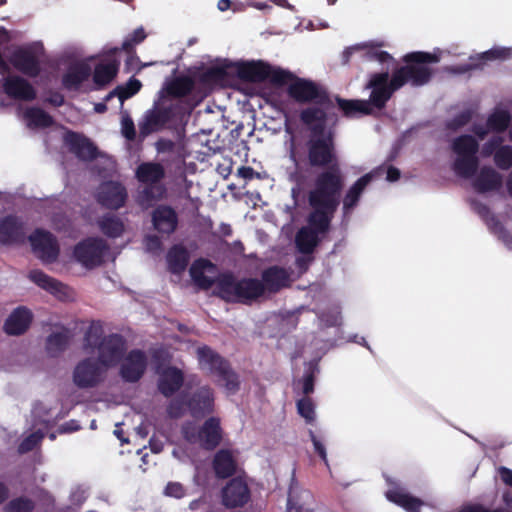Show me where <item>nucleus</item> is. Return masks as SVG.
<instances>
[{
    "label": "nucleus",
    "instance_id": "36",
    "mask_svg": "<svg viewBox=\"0 0 512 512\" xmlns=\"http://www.w3.org/2000/svg\"><path fill=\"white\" fill-rule=\"evenodd\" d=\"M338 108L342 111L343 115L347 118H352L361 115L373 114V109L370 107V103L366 100L358 99H343L339 96L335 98Z\"/></svg>",
    "mask_w": 512,
    "mask_h": 512
},
{
    "label": "nucleus",
    "instance_id": "16",
    "mask_svg": "<svg viewBox=\"0 0 512 512\" xmlns=\"http://www.w3.org/2000/svg\"><path fill=\"white\" fill-rule=\"evenodd\" d=\"M32 251L44 264L56 262L60 253L56 237L48 231L38 229L29 236Z\"/></svg>",
    "mask_w": 512,
    "mask_h": 512
},
{
    "label": "nucleus",
    "instance_id": "3",
    "mask_svg": "<svg viewBox=\"0 0 512 512\" xmlns=\"http://www.w3.org/2000/svg\"><path fill=\"white\" fill-rule=\"evenodd\" d=\"M82 350L86 355L97 353V360L106 370L120 367L122 377L127 378L128 354L126 341L118 334L104 336L102 322H91L84 335Z\"/></svg>",
    "mask_w": 512,
    "mask_h": 512
},
{
    "label": "nucleus",
    "instance_id": "60",
    "mask_svg": "<svg viewBox=\"0 0 512 512\" xmlns=\"http://www.w3.org/2000/svg\"><path fill=\"white\" fill-rule=\"evenodd\" d=\"M165 495L181 499L185 496V488L179 482H169L164 490Z\"/></svg>",
    "mask_w": 512,
    "mask_h": 512
},
{
    "label": "nucleus",
    "instance_id": "27",
    "mask_svg": "<svg viewBox=\"0 0 512 512\" xmlns=\"http://www.w3.org/2000/svg\"><path fill=\"white\" fill-rule=\"evenodd\" d=\"M97 197L103 206L117 209L124 203L125 188L117 182H106L99 187Z\"/></svg>",
    "mask_w": 512,
    "mask_h": 512
},
{
    "label": "nucleus",
    "instance_id": "43",
    "mask_svg": "<svg viewBox=\"0 0 512 512\" xmlns=\"http://www.w3.org/2000/svg\"><path fill=\"white\" fill-rule=\"evenodd\" d=\"M511 121V116L506 110L495 111L487 118V126L490 131L493 132H504Z\"/></svg>",
    "mask_w": 512,
    "mask_h": 512
},
{
    "label": "nucleus",
    "instance_id": "6",
    "mask_svg": "<svg viewBox=\"0 0 512 512\" xmlns=\"http://www.w3.org/2000/svg\"><path fill=\"white\" fill-rule=\"evenodd\" d=\"M439 56L429 52L416 51L406 54L403 61L406 65L393 72V84L396 88H402L410 83L414 87L427 84L432 77L433 70L426 64L439 62Z\"/></svg>",
    "mask_w": 512,
    "mask_h": 512
},
{
    "label": "nucleus",
    "instance_id": "17",
    "mask_svg": "<svg viewBox=\"0 0 512 512\" xmlns=\"http://www.w3.org/2000/svg\"><path fill=\"white\" fill-rule=\"evenodd\" d=\"M157 375V389L166 398L174 396L184 384V372L176 366H167L158 371Z\"/></svg>",
    "mask_w": 512,
    "mask_h": 512
},
{
    "label": "nucleus",
    "instance_id": "53",
    "mask_svg": "<svg viewBox=\"0 0 512 512\" xmlns=\"http://www.w3.org/2000/svg\"><path fill=\"white\" fill-rule=\"evenodd\" d=\"M146 38V33L142 27L137 28L130 35V69L136 65L138 57L135 55V51L132 45L141 43Z\"/></svg>",
    "mask_w": 512,
    "mask_h": 512
},
{
    "label": "nucleus",
    "instance_id": "51",
    "mask_svg": "<svg viewBox=\"0 0 512 512\" xmlns=\"http://www.w3.org/2000/svg\"><path fill=\"white\" fill-rule=\"evenodd\" d=\"M472 119V112L465 110L457 114L450 121L447 122L446 127L450 130L456 131L470 122Z\"/></svg>",
    "mask_w": 512,
    "mask_h": 512
},
{
    "label": "nucleus",
    "instance_id": "52",
    "mask_svg": "<svg viewBox=\"0 0 512 512\" xmlns=\"http://www.w3.org/2000/svg\"><path fill=\"white\" fill-rule=\"evenodd\" d=\"M33 502L27 498H17L8 503L7 512H30L33 509Z\"/></svg>",
    "mask_w": 512,
    "mask_h": 512
},
{
    "label": "nucleus",
    "instance_id": "48",
    "mask_svg": "<svg viewBox=\"0 0 512 512\" xmlns=\"http://www.w3.org/2000/svg\"><path fill=\"white\" fill-rule=\"evenodd\" d=\"M298 413L306 420L312 423L315 420V406L311 398L304 397L297 401Z\"/></svg>",
    "mask_w": 512,
    "mask_h": 512
},
{
    "label": "nucleus",
    "instance_id": "40",
    "mask_svg": "<svg viewBox=\"0 0 512 512\" xmlns=\"http://www.w3.org/2000/svg\"><path fill=\"white\" fill-rule=\"evenodd\" d=\"M69 341V336L65 330H57L51 333L46 341V350L50 356H57L62 353Z\"/></svg>",
    "mask_w": 512,
    "mask_h": 512
},
{
    "label": "nucleus",
    "instance_id": "22",
    "mask_svg": "<svg viewBox=\"0 0 512 512\" xmlns=\"http://www.w3.org/2000/svg\"><path fill=\"white\" fill-rule=\"evenodd\" d=\"M183 116L174 107H167L151 112L140 126L142 135H149L164 128L171 120Z\"/></svg>",
    "mask_w": 512,
    "mask_h": 512
},
{
    "label": "nucleus",
    "instance_id": "4",
    "mask_svg": "<svg viewBox=\"0 0 512 512\" xmlns=\"http://www.w3.org/2000/svg\"><path fill=\"white\" fill-rule=\"evenodd\" d=\"M165 176V167L159 162L147 161L137 166L135 178L144 186L138 190L135 201L141 209L153 208L166 196Z\"/></svg>",
    "mask_w": 512,
    "mask_h": 512
},
{
    "label": "nucleus",
    "instance_id": "61",
    "mask_svg": "<svg viewBox=\"0 0 512 512\" xmlns=\"http://www.w3.org/2000/svg\"><path fill=\"white\" fill-rule=\"evenodd\" d=\"M88 489L82 485H78L73 488L70 494L71 501L76 504H82L87 498Z\"/></svg>",
    "mask_w": 512,
    "mask_h": 512
},
{
    "label": "nucleus",
    "instance_id": "42",
    "mask_svg": "<svg viewBox=\"0 0 512 512\" xmlns=\"http://www.w3.org/2000/svg\"><path fill=\"white\" fill-rule=\"evenodd\" d=\"M101 231L109 237H118L124 231V225L114 214H108L99 221Z\"/></svg>",
    "mask_w": 512,
    "mask_h": 512
},
{
    "label": "nucleus",
    "instance_id": "39",
    "mask_svg": "<svg viewBox=\"0 0 512 512\" xmlns=\"http://www.w3.org/2000/svg\"><path fill=\"white\" fill-rule=\"evenodd\" d=\"M118 69V63L115 59H108L95 67L94 82L97 85H105L113 79Z\"/></svg>",
    "mask_w": 512,
    "mask_h": 512
},
{
    "label": "nucleus",
    "instance_id": "44",
    "mask_svg": "<svg viewBox=\"0 0 512 512\" xmlns=\"http://www.w3.org/2000/svg\"><path fill=\"white\" fill-rule=\"evenodd\" d=\"M151 358L156 374H158V371L161 369H165L167 366H171L170 362L172 360V355L167 349L163 347L153 349L151 351Z\"/></svg>",
    "mask_w": 512,
    "mask_h": 512
},
{
    "label": "nucleus",
    "instance_id": "10",
    "mask_svg": "<svg viewBox=\"0 0 512 512\" xmlns=\"http://www.w3.org/2000/svg\"><path fill=\"white\" fill-rule=\"evenodd\" d=\"M235 75L245 82L261 83L269 80L271 83L283 86L290 76V71L273 67L262 60H251L234 63Z\"/></svg>",
    "mask_w": 512,
    "mask_h": 512
},
{
    "label": "nucleus",
    "instance_id": "28",
    "mask_svg": "<svg viewBox=\"0 0 512 512\" xmlns=\"http://www.w3.org/2000/svg\"><path fill=\"white\" fill-rule=\"evenodd\" d=\"M212 468L217 478L227 479L236 473L237 462L230 450L220 449L213 457Z\"/></svg>",
    "mask_w": 512,
    "mask_h": 512
},
{
    "label": "nucleus",
    "instance_id": "47",
    "mask_svg": "<svg viewBox=\"0 0 512 512\" xmlns=\"http://www.w3.org/2000/svg\"><path fill=\"white\" fill-rule=\"evenodd\" d=\"M512 53L511 48H505V47H497L492 48L490 50H487L479 55V60L481 63L476 64L475 67H480L483 63L487 61H494V60H504L510 57Z\"/></svg>",
    "mask_w": 512,
    "mask_h": 512
},
{
    "label": "nucleus",
    "instance_id": "45",
    "mask_svg": "<svg viewBox=\"0 0 512 512\" xmlns=\"http://www.w3.org/2000/svg\"><path fill=\"white\" fill-rule=\"evenodd\" d=\"M470 204L473 211L480 216L489 229L499 220L486 204L476 199L471 200Z\"/></svg>",
    "mask_w": 512,
    "mask_h": 512
},
{
    "label": "nucleus",
    "instance_id": "55",
    "mask_svg": "<svg viewBox=\"0 0 512 512\" xmlns=\"http://www.w3.org/2000/svg\"><path fill=\"white\" fill-rule=\"evenodd\" d=\"M309 437L313 444L315 453L318 454V456L324 462L326 467L329 468V462L327 459L326 448L323 443V440L320 439L312 430H309Z\"/></svg>",
    "mask_w": 512,
    "mask_h": 512
},
{
    "label": "nucleus",
    "instance_id": "1",
    "mask_svg": "<svg viewBox=\"0 0 512 512\" xmlns=\"http://www.w3.org/2000/svg\"><path fill=\"white\" fill-rule=\"evenodd\" d=\"M299 120L309 131L305 141L295 136L288 119L284 123V130L290 135L287 153L293 166L287 169V178L293 184L292 195L300 194L308 186L312 170H321L311 189H316L322 181H331L336 199L341 200L344 177L339 167L336 133L326 126L327 112L320 107L306 106L299 112Z\"/></svg>",
    "mask_w": 512,
    "mask_h": 512
},
{
    "label": "nucleus",
    "instance_id": "12",
    "mask_svg": "<svg viewBox=\"0 0 512 512\" xmlns=\"http://www.w3.org/2000/svg\"><path fill=\"white\" fill-rule=\"evenodd\" d=\"M185 406L195 420L210 417L215 412V392L209 385L198 387L192 393H186Z\"/></svg>",
    "mask_w": 512,
    "mask_h": 512
},
{
    "label": "nucleus",
    "instance_id": "49",
    "mask_svg": "<svg viewBox=\"0 0 512 512\" xmlns=\"http://www.w3.org/2000/svg\"><path fill=\"white\" fill-rule=\"evenodd\" d=\"M128 98V84L125 86H121L116 90L110 92L105 101L111 105L113 108H122L125 100Z\"/></svg>",
    "mask_w": 512,
    "mask_h": 512
},
{
    "label": "nucleus",
    "instance_id": "24",
    "mask_svg": "<svg viewBox=\"0 0 512 512\" xmlns=\"http://www.w3.org/2000/svg\"><path fill=\"white\" fill-rule=\"evenodd\" d=\"M234 63L207 68L199 75V82L206 86L226 85L234 76Z\"/></svg>",
    "mask_w": 512,
    "mask_h": 512
},
{
    "label": "nucleus",
    "instance_id": "30",
    "mask_svg": "<svg viewBox=\"0 0 512 512\" xmlns=\"http://www.w3.org/2000/svg\"><path fill=\"white\" fill-rule=\"evenodd\" d=\"M32 318V312L28 308L18 307L7 318L4 329L10 335H20L28 329Z\"/></svg>",
    "mask_w": 512,
    "mask_h": 512
},
{
    "label": "nucleus",
    "instance_id": "54",
    "mask_svg": "<svg viewBox=\"0 0 512 512\" xmlns=\"http://www.w3.org/2000/svg\"><path fill=\"white\" fill-rule=\"evenodd\" d=\"M43 437L44 433L41 432L40 430L32 433L21 442L19 446V452L25 453L32 450L35 446H37L40 443Z\"/></svg>",
    "mask_w": 512,
    "mask_h": 512
},
{
    "label": "nucleus",
    "instance_id": "19",
    "mask_svg": "<svg viewBox=\"0 0 512 512\" xmlns=\"http://www.w3.org/2000/svg\"><path fill=\"white\" fill-rule=\"evenodd\" d=\"M153 228L162 235L173 234L179 224L176 210L165 204L158 205L151 213Z\"/></svg>",
    "mask_w": 512,
    "mask_h": 512
},
{
    "label": "nucleus",
    "instance_id": "5",
    "mask_svg": "<svg viewBox=\"0 0 512 512\" xmlns=\"http://www.w3.org/2000/svg\"><path fill=\"white\" fill-rule=\"evenodd\" d=\"M215 295L227 303L251 304L264 295V285L257 278L224 273L216 281Z\"/></svg>",
    "mask_w": 512,
    "mask_h": 512
},
{
    "label": "nucleus",
    "instance_id": "21",
    "mask_svg": "<svg viewBox=\"0 0 512 512\" xmlns=\"http://www.w3.org/2000/svg\"><path fill=\"white\" fill-rule=\"evenodd\" d=\"M200 446L207 451L216 449L223 438L220 418L210 416L206 418L202 426L198 429Z\"/></svg>",
    "mask_w": 512,
    "mask_h": 512
},
{
    "label": "nucleus",
    "instance_id": "62",
    "mask_svg": "<svg viewBox=\"0 0 512 512\" xmlns=\"http://www.w3.org/2000/svg\"><path fill=\"white\" fill-rule=\"evenodd\" d=\"M315 377L312 371L305 373L303 378V393L308 396L314 391Z\"/></svg>",
    "mask_w": 512,
    "mask_h": 512
},
{
    "label": "nucleus",
    "instance_id": "33",
    "mask_svg": "<svg viewBox=\"0 0 512 512\" xmlns=\"http://www.w3.org/2000/svg\"><path fill=\"white\" fill-rule=\"evenodd\" d=\"M5 92L13 98L20 100H32L36 93L33 87L23 78L18 76H9L4 82Z\"/></svg>",
    "mask_w": 512,
    "mask_h": 512
},
{
    "label": "nucleus",
    "instance_id": "23",
    "mask_svg": "<svg viewBox=\"0 0 512 512\" xmlns=\"http://www.w3.org/2000/svg\"><path fill=\"white\" fill-rule=\"evenodd\" d=\"M502 184V175L490 166L480 168L472 183L474 190L480 194L497 191L502 187Z\"/></svg>",
    "mask_w": 512,
    "mask_h": 512
},
{
    "label": "nucleus",
    "instance_id": "34",
    "mask_svg": "<svg viewBox=\"0 0 512 512\" xmlns=\"http://www.w3.org/2000/svg\"><path fill=\"white\" fill-rule=\"evenodd\" d=\"M13 66L28 76H36L39 72V63L33 52L27 49H18L11 56Z\"/></svg>",
    "mask_w": 512,
    "mask_h": 512
},
{
    "label": "nucleus",
    "instance_id": "35",
    "mask_svg": "<svg viewBox=\"0 0 512 512\" xmlns=\"http://www.w3.org/2000/svg\"><path fill=\"white\" fill-rule=\"evenodd\" d=\"M374 177L375 175L372 172L366 173L357 179L356 182L347 190L343 198V209L345 212H348L357 206L362 193L372 182Z\"/></svg>",
    "mask_w": 512,
    "mask_h": 512
},
{
    "label": "nucleus",
    "instance_id": "41",
    "mask_svg": "<svg viewBox=\"0 0 512 512\" xmlns=\"http://www.w3.org/2000/svg\"><path fill=\"white\" fill-rule=\"evenodd\" d=\"M29 127L44 128L52 124V118L40 108H29L24 112Z\"/></svg>",
    "mask_w": 512,
    "mask_h": 512
},
{
    "label": "nucleus",
    "instance_id": "14",
    "mask_svg": "<svg viewBox=\"0 0 512 512\" xmlns=\"http://www.w3.org/2000/svg\"><path fill=\"white\" fill-rule=\"evenodd\" d=\"M365 88L371 90L370 97L366 102L370 103L372 109L378 110L384 109L394 92L400 89L394 86L393 76L389 80L387 71L372 74Z\"/></svg>",
    "mask_w": 512,
    "mask_h": 512
},
{
    "label": "nucleus",
    "instance_id": "63",
    "mask_svg": "<svg viewBox=\"0 0 512 512\" xmlns=\"http://www.w3.org/2000/svg\"><path fill=\"white\" fill-rule=\"evenodd\" d=\"M146 248L150 252H157L162 247L160 238L156 235H149L145 238Z\"/></svg>",
    "mask_w": 512,
    "mask_h": 512
},
{
    "label": "nucleus",
    "instance_id": "8",
    "mask_svg": "<svg viewBox=\"0 0 512 512\" xmlns=\"http://www.w3.org/2000/svg\"><path fill=\"white\" fill-rule=\"evenodd\" d=\"M287 95L289 98L299 104H310L309 106H316L324 109L332 104L329 92L325 87L317 82L301 78L290 72V76L285 80V85L288 84Z\"/></svg>",
    "mask_w": 512,
    "mask_h": 512
},
{
    "label": "nucleus",
    "instance_id": "9",
    "mask_svg": "<svg viewBox=\"0 0 512 512\" xmlns=\"http://www.w3.org/2000/svg\"><path fill=\"white\" fill-rule=\"evenodd\" d=\"M451 148L457 155L452 165L456 175L464 179L475 176L479 169L478 141L471 135H460L452 141Z\"/></svg>",
    "mask_w": 512,
    "mask_h": 512
},
{
    "label": "nucleus",
    "instance_id": "50",
    "mask_svg": "<svg viewBox=\"0 0 512 512\" xmlns=\"http://www.w3.org/2000/svg\"><path fill=\"white\" fill-rule=\"evenodd\" d=\"M186 393H182L180 398L171 400L166 408L167 415L171 419H178L184 415Z\"/></svg>",
    "mask_w": 512,
    "mask_h": 512
},
{
    "label": "nucleus",
    "instance_id": "20",
    "mask_svg": "<svg viewBox=\"0 0 512 512\" xmlns=\"http://www.w3.org/2000/svg\"><path fill=\"white\" fill-rule=\"evenodd\" d=\"M28 278L38 287L49 292L59 300L66 301L72 298L70 288L41 270H31L28 274Z\"/></svg>",
    "mask_w": 512,
    "mask_h": 512
},
{
    "label": "nucleus",
    "instance_id": "25",
    "mask_svg": "<svg viewBox=\"0 0 512 512\" xmlns=\"http://www.w3.org/2000/svg\"><path fill=\"white\" fill-rule=\"evenodd\" d=\"M93 59L94 57H91L88 60L73 62L63 76V85L70 90L77 89L91 75L92 66L89 61Z\"/></svg>",
    "mask_w": 512,
    "mask_h": 512
},
{
    "label": "nucleus",
    "instance_id": "38",
    "mask_svg": "<svg viewBox=\"0 0 512 512\" xmlns=\"http://www.w3.org/2000/svg\"><path fill=\"white\" fill-rule=\"evenodd\" d=\"M147 368V357L142 350H130V383L140 380Z\"/></svg>",
    "mask_w": 512,
    "mask_h": 512
},
{
    "label": "nucleus",
    "instance_id": "32",
    "mask_svg": "<svg viewBox=\"0 0 512 512\" xmlns=\"http://www.w3.org/2000/svg\"><path fill=\"white\" fill-rule=\"evenodd\" d=\"M168 270L175 275L182 274L190 261L188 249L182 244L171 246L166 255Z\"/></svg>",
    "mask_w": 512,
    "mask_h": 512
},
{
    "label": "nucleus",
    "instance_id": "37",
    "mask_svg": "<svg viewBox=\"0 0 512 512\" xmlns=\"http://www.w3.org/2000/svg\"><path fill=\"white\" fill-rule=\"evenodd\" d=\"M387 498L391 502L404 508L407 512H420V508L424 505V502L420 498L399 490L389 491Z\"/></svg>",
    "mask_w": 512,
    "mask_h": 512
},
{
    "label": "nucleus",
    "instance_id": "58",
    "mask_svg": "<svg viewBox=\"0 0 512 512\" xmlns=\"http://www.w3.org/2000/svg\"><path fill=\"white\" fill-rule=\"evenodd\" d=\"M183 438L189 443H198L199 436L196 425L192 421L185 422L181 427Z\"/></svg>",
    "mask_w": 512,
    "mask_h": 512
},
{
    "label": "nucleus",
    "instance_id": "56",
    "mask_svg": "<svg viewBox=\"0 0 512 512\" xmlns=\"http://www.w3.org/2000/svg\"><path fill=\"white\" fill-rule=\"evenodd\" d=\"M210 266H212V263L208 259H204V258L196 259L192 263V265L189 269V273H190L192 280L195 281L199 277L203 276L205 274L204 270Z\"/></svg>",
    "mask_w": 512,
    "mask_h": 512
},
{
    "label": "nucleus",
    "instance_id": "13",
    "mask_svg": "<svg viewBox=\"0 0 512 512\" xmlns=\"http://www.w3.org/2000/svg\"><path fill=\"white\" fill-rule=\"evenodd\" d=\"M195 87V81L192 77L181 75L167 81L163 87V93L168 97L177 99L175 105H171L183 115L190 114L196 106V103L185 99L189 96Z\"/></svg>",
    "mask_w": 512,
    "mask_h": 512
},
{
    "label": "nucleus",
    "instance_id": "2",
    "mask_svg": "<svg viewBox=\"0 0 512 512\" xmlns=\"http://www.w3.org/2000/svg\"><path fill=\"white\" fill-rule=\"evenodd\" d=\"M331 181L318 183L316 189L307 193V202L311 211L307 216V225L300 228L295 237L296 247L302 254H312L321 242V236L330 230L332 220L341 200L336 199L335 188Z\"/></svg>",
    "mask_w": 512,
    "mask_h": 512
},
{
    "label": "nucleus",
    "instance_id": "11",
    "mask_svg": "<svg viewBox=\"0 0 512 512\" xmlns=\"http://www.w3.org/2000/svg\"><path fill=\"white\" fill-rule=\"evenodd\" d=\"M106 372L107 370L93 355H87L75 365L72 381L80 389L94 388L104 381Z\"/></svg>",
    "mask_w": 512,
    "mask_h": 512
},
{
    "label": "nucleus",
    "instance_id": "64",
    "mask_svg": "<svg viewBox=\"0 0 512 512\" xmlns=\"http://www.w3.org/2000/svg\"><path fill=\"white\" fill-rule=\"evenodd\" d=\"M155 145L158 153L172 152L175 148V143L169 139H159Z\"/></svg>",
    "mask_w": 512,
    "mask_h": 512
},
{
    "label": "nucleus",
    "instance_id": "46",
    "mask_svg": "<svg viewBox=\"0 0 512 512\" xmlns=\"http://www.w3.org/2000/svg\"><path fill=\"white\" fill-rule=\"evenodd\" d=\"M494 163L501 170L512 167V146L502 145L494 155Z\"/></svg>",
    "mask_w": 512,
    "mask_h": 512
},
{
    "label": "nucleus",
    "instance_id": "57",
    "mask_svg": "<svg viewBox=\"0 0 512 512\" xmlns=\"http://www.w3.org/2000/svg\"><path fill=\"white\" fill-rule=\"evenodd\" d=\"M503 138L501 136H493L482 146L481 154L483 157L495 155V152L502 146Z\"/></svg>",
    "mask_w": 512,
    "mask_h": 512
},
{
    "label": "nucleus",
    "instance_id": "59",
    "mask_svg": "<svg viewBox=\"0 0 512 512\" xmlns=\"http://www.w3.org/2000/svg\"><path fill=\"white\" fill-rule=\"evenodd\" d=\"M490 231L497 235L500 240H502L505 244H512V235L505 228V226L498 220L491 228Z\"/></svg>",
    "mask_w": 512,
    "mask_h": 512
},
{
    "label": "nucleus",
    "instance_id": "15",
    "mask_svg": "<svg viewBox=\"0 0 512 512\" xmlns=\"http://www.w3.org/2000/svg\"><path fill=\"white\" fill-rule=\"evenodd\" d=\"M108 252L106 242L98 237H90L78 243L74 248V257L86 268H94L102 264Z\"/></svg>",
    "mask_w": 512,
    "mask_h": 512
},
{
    "label": "nucleus",
    "instance_id": "18",
    "mask_svg": "<svg viewBox=\"0 0 512 512\" xmlns=\"http://www.w3.org/2000/svg\"><path fill=\"white\" fill-rule=\"evenodd\" d=\"M249 500V487L241 478L231 479L222 490V503L227 508L243 507Z\"/></svg>",
    "mask_w": 512,
    "mask_h": 512
},
{
    "label": "nucleus",
    "instance_id": "31",
    "mask_svg": "<svg viewBox=\"0 0 512 512\" xmlns=\"http://www.w3.org/2000/svg\"><path fill=\"white\" fill-rule=\"evenodd\" d=\"M260 281L264 285V293H277L286 286L288 274L282 267L271 266L262 271Z\"/></svg>",
    "mask_w": 512,
    "mask_h": 512
},
{
    "label": "nucleus",
    "instance_id": "7",
    "mask_svg": "<svg viewBox=\"0 0 512 512\" xmlns=\"http://www.w3.org/2000/svg\"><path fill=\"white\" fill-rule=\"evenodd\" d=\"M196 356L201 370L217 378L230 395L240 390L241 381L238 373L232 368L230 362L208 345L197 348Z\"/></svg>",
    "mask_w": 512,
    "mask_h": 512
},
{
    "label": "nucleus",
    "instance_id": "26",
    "mask_svg": "<svg viewBox=\"0 0 512 512\" xmlns=\"http://www.w3.org/2000/svg\"><path fill=\"white\" fill-rule=\"evenodd\" d=\"M65 144L82 160H91L98 155L97 148L86 137L73 132L64 136Z\"/></svg>",
    "mask_w": 512,
    "mask_h": 512
},
{
    "label": "nucleus",
    "instance_id": "29",
    "mask_svg": "<svg viewBox=\"0 0 512 512\" xmlns=\"http://www.w3.org/2000/svg\"><path fill=\"white\" fill-rule=\"evenodd\" d=\"M25 239L23 224L13 216L0 219V242L4 244L20 243Z\"/></svg>",
    "mask_w": 512,
    "mask_h": 512
}]
</instances>
